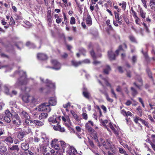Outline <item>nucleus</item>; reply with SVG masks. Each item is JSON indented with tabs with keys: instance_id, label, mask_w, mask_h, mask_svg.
Wrapping results in <instances>:
<instances>
[{
	"instance_id": "f257e3e1",
	"label": "nucleus",
	"mask_w": 155,
	"mask_h": 155,
	"mask_svg": "<svg viewBox=\"0 0 155 155\" xmlns=\"http://www.w3.org/2000/svg\"><path fill=\"white\" fill-rule=\"evenodd\" d=\"M15 73L18 74L20 76V77L18 79L15 84V87H19L21 86L25 85L28 83L31 80L32 81L34 80V79L32 78H27L25 72L23 71L16 72Z\"/></svg>"
},
{
	"instance_id": "f03ea898",
	"label": "nucleus",
	"mask_w": 155,
	"mask_h": 155,
	"mask_svg": "<svg viewBox=\"0 0 155 155\" xmlns=\"http://www.w3.org/2000/svg\"><path fill=\"white\" fill-rule=\"evenodd\" d=\"M104 123H106L107 124L105 125V127L108 131H110L109 128L116 135V137L118 139H120V137L118 136V131L119 127L116 125L113 124L110 121L107 120L105 121Z\"/></svg>"
},
{
	"instance_id": "7ed1b4c3",
	"label": "nucleus",
	"mask_w": 155,
	"mask_h": 155,
	"mask_svg": "<svg viewBox=\"0 0 155 155\" xmlns=\"http://www.w3.org/2000/svg\"><path fill=\"white\" fill-rule=\"evenodd\" d=\"M22 99L24 102L30 104H35L37 102V99L34 96L27 93L24 94L22 97Z\"/></svg>"
},
{
	"instance_id": "20e7f679",
	"label": "nucleus",
	"mask_w": 155,
	"mask_h": 155,
	"mask_svg": "<svg viewBox=\"0 0 155 155\" xmlns=\"http://www.w3.org/2000/svg\"><path fill=\"white\" fill-rule=\"evenodd\" d=\"M41 82L42 83L45 84L48 89H50L51 90L54 91L55 88V84L50 80L47 79L44 80L41 77H40Z\"/></svg>"
},
{
	"instance_id": "39448f33",
	"label": "nucleus",
	"mask_w": 155,
	"mask_h": 155,
	"mask_svg": "<svg viewBox=\"0 0 155 155\" xmlns=\"http://www.w3.org/2000/svg\"><path fill=\"white\" fill-rule=\"evenodd\" d=\"M36 110H38V111H45L49 112L50 111L51 108L48 103H44L39 105L38 107H36Z\"/></svg>"
},
{
	"instance_id": "423d86ee",
	"label": "nucleus",
	"mask_w": 155,
	"mask_h": 155,
	"mask_svg": "<svg viewBox=\"0 0 155 155\" xmlns=\"http://www.w3.org/2000/svg\"><path fill=\"white\" fill-rule=\"evenodd\" d=\"M12 120L13 124L17 127L19 126L21 123V120L18 115L15 113L13 115Z\"/></svg>"
},
{
	"instance_id": "0eeeda50",
	"label": "nucleus",
	"mask_w": 155,
	"mask_h": 155,
	"mask_svg": "<svg viewBox=\"0 0 155 155\" xmlns=\"http://www.w3.org/2000/svg\"><path fill=\"white\" fill-rule=\"evenodd\" d=\"M61 117H57L56 116L53 115L52 117H50L48 119V121L50 124H55L59 123L61 120Z\"/></svg>"
},
{
	"instance_id": "6e6552de",
	"label": "nucleus",
	"mask_w": 155,
	"mask_h": 155,
	"mask_svg": "<svg viewBox=\"0 0 155 155\" xmlns=\"http://www.w3.org/2000/svg\"><path fill=\"white\" fill-rule=\"evenodd\" d=\"M51 63L53 66L51 68L54 70H58L61 68V64L58 61L55 59H53L51 61Z\"/></svg>"
},
{
	"instance_id": "1a4fd4ad",
	"label": "nucleus",
	"mask_w": 155,
	"mask_h": 155,
	"mask_svg": "<svg viewBox=\"0 0 155 155\" xmlns=\"http://www.w3.org/2000/svg\"><path fill=\"white\" fill-rule=\"evenodd\" d=\"M68 150L67 151V153L69 155H81L78 153L75 148L72 146H68Z\"/></svg>"
},
{
	"instance_id": "9d476101",
	"label": "nucleus",
	"mask_w": 155,
	"mask_h": 155,
	"mask_svg": "<svg viewBox=\"0 0 155 155\" xmlns=\"http://www.w3.org/2000/svg\"><path fill=\"white\" fill-rule=\"evenodd\" d=\"M62 120L64 122L65 126L69 128L71 126V123L68 116L66 115L62 117Z\"/></svg>"
},
{
	"instance_id": "9b49d317",
	"label": "nucleus",
	"mask_w": 155,
	"mask_h": 155,
	"mask_svg": "<svg viewBox=\"0 0 155 155\" xmlns=\"http://www.w3.org/2000/svg\"><path fill=\"white\" fill-rule=\"evenodd\" d=\"M93 125V122L91 120H89L85 124V128L89 133H91L94 130L92 127Z\"/></svg>"
},
{
	"instance_id": "f8f14e48",
	"label": "nucleus",
	"mask_w": 155,
	"mask_h": 155,
	"mask_svg": "<svg viewBox=\"0 0 155 155\" xmlns=\"http://www.w3.org/2000/svg\"><path fill=\"white\" fill-rule=\"evenodd\" d=\"M5 116L4 117L5 120L7 123H10L11 121V117H12L13 114H11L8 110H6L5 112Z\"/></svg>"
},
{
	"instance_id": "ddd939ff",
	"label": "nucleus",
	"mask_w": 155,
	"mask_h": 155,
	"mask_svg": "<svg viewBox=\"0 0 155 155\" xmlns=\"http://www.w3.org/2000/svg\"><path fill=\"white\" fill-rule=\"evenodd\" d=\"M58 142V140L56 139L51 140V147L57 150H60V147Z\"/></svg>"
},
{
	"instance_id": "4468645a",
	"label": "nucleus",
	"mask_w": 155,
	"mask_h": 155,
	"mask_svg": "<svg viewBox=\"0 0 155 155\" xmlns=\"http://www.w3.org/2000/svg\"><path fill=\"white\" fill-rule=\"evenodd\" d=\"M90 54L91 57L94 60L97 58L98 57H100L101 56V54L97 56L95 54L94 51L93 50L90 52ZM100 63V62L95 60H94V62H93V64L95 65H97L98 64H99Z\"/></svg>"
},
{
	"instance_id": "2eb2a0df",
	"label": "nucleus",
	"mask_w": 155,
	"mask_h": 155,
	"mask_svg": "<svg viewBox=\"0 0 155 155\" xmlns=\"http://www.w3.org/2000/svg\"><path fill=\"white\" fill-rule=\"evenodd\" d=\"M134 19L135 20V22L137 24L139 25H141V24H142V25L144 26L145 29H146V31L147 32H149V31L148 28V26L146 25L145 23H141V20L138 17L134 18Z\"/></svg>"
},
{
	"instance_id": "dca6fc26",
	"label": "nucleus",
	"mask_w": 155,
	"mask_h": 155,
	"mask_svg": "<svg viewBox=\"0 0 155 155\" xmlns=\"http://www.w3.org/2000/svg\"><path fill=\"white\" fill-rule=\"evenodd\" d=\"M56 124V125H53L52 124V125L53 126V128L54 130L59 131L61 132H63L65 131V130L64 128V127H61L60 125L59 124V123Z\"/></svg>"
},
{
	"instance_id": "f3484780",
	"label": "nucleus",
	"mask_w": 155,
	"mask_h": 155,
	"mask_svg": "<svg viewBox=\"0 0 155 155\" xmlns=\"http://www.w3.org/2000/svg\"><path fill=\"white\" fill-rule=\"evenodd\" d=\"M134 122L136 123H139V122H141L143 124H144L147 127H148V125L147 122L146 121L142 119L139 117H136L134 119Z\"/></svg>"
},
{
	"instance_id": "a211bd4d",
	"label": "nucleus",
	"mask_w": 155,
	"mask_h": 155,
	"mask_svg": "<svg viewBox=\"0 0 155 155\" xmlns=\"http://www.w3.org/2000/svg\"><path fill=\"white\" fill-rule=\"evenodd\" d=\"M57 100L55 97H52L50 98L48 103L50 106H54L56 104Z\"/></svg>"
},
{
	"instance_id": "6ab92c4d",
	"label": "nucleus",
	"mask_w": 155,
	"mask_h": 155,
	"mask_svg": "<svg viewBox=\"0 0 155 155\" xmlns=\"http://www.w3.org/2000/svg\"><path fill=\"white\" fill-rule=\"evenodd\" d=\"M41 139L43 140L42 141L45 142L44 144L45 145H48L49 144V139L48 137L45 134H43L42 135Z\"/></svg>"
},
{
	"instance_id": "aec40b11",
	"label": "nucleus",
	"mask_w": 155,
	"mask_h": 155,
	"mask_svg": "<svg viewBox=\"0 0 155 155\" xmlns=\"http://www.w3.org/2000/svg\"><path fill=\"white\" fill-rule=\"evenodd\" d=\"M83 94L84 96L87 98L88 99L90 96V93L87 91V88L84 87L83 89Z\"/></svg>"
},
{
	"instance_id": "412c9836",
	"label": "nucleus",
	"mask_w": 155,
	"mask_h": 155,
	"mask_svg": "<svg viewBox=\"0 0 155 155\" xmlns=\"http://www.w3.org/2000/svg\"><path fill=\"white\" fill-rule=\"evenodd\" d=\"M21 116L22 119H30V117L28 113L25 111H22L21 114Z\"/></svg>"
},
{
	"instance_id": "4be33fe9",
	"label": "nucleus",
	"mask_w": 155,
	"mask_h": 155,
	"mask_svg": "<svg viewBox=\"0 0 155 155\" xmlns=\"http://www.w3.org/2000/svg\"><path fill=\"white\" fill-rule=\"evenodd\" d=\"M37 57L38 59L40 60H45L47 59V56L43 53H38L37 55Z\"/></svg>"
},
{
	"instance_id": "5701e85b",
	"label": "nucleus",
	"mask_w": 155,
	"mask_h": 155,
	"mask_svg": "<svg viewBox=\"0 0 155 155\" xmlns=\"http://www.w3.org/2000/svg\"><path fill=\"white\" fill-rule=\"evenodd\" d=\"M21 147L22 149L25 151V152L26 151H28V150L29 148V146L28 143H23L21 145Z\"/></svg>"
},
{
	"instance_id": "b1692460",
	"label": "nucleus",
	"mask_w": 155,
	"mask_h": 155,
	"mask_svg": "<svg viewBox=\"0 0 155 155\" xmlns=\"http://www.w3.org/2000/svg\"><path fill=\"white\" fill-rule=\"evenodd\" d=\"M108 57L110 60H113L115 59V54L113 53L111 50L108 51Z\"/></svg>"
},
{
	"instance_id": "393cba45",
	"label": "nucleus",
	"mask_w": 155,
	"mask_h": 155,
	"mask_svg": "<svg viewBox=\"0 0 155 155\" xmlns=\"http://www.w3.org/2000/svg\"><path fill=\"white\" fill-rule=\"evenodd\" d=\"M61 146L62 147V149L64 152H65V148H66L67 149L68 148V145H67L66 143L63 141H60Z\"/></svg>"
},
{
	"instance_id": "a878e982",
	"label": "nucleus",
	"mask_w": 155,
	"mask_h": 155,
	"mask_svg": "<svg viewBox=\"0 0 155 155\" xmlns=\"http://www.w3.org/2000/svg\"><path fill=\"white\" fill-rule=\"evenodd\" d=\"M146 12H144L142 8H140L139 12V15L143 19L146 17Z\"/></svg>"
},
{
	"instance_id": "bb28decb",
	"label": "nucleus",
	"mask_w": 155,
	"mask_h": 155,
	"mask_svg": "<svg viewBox=\"0 0 155 155\" xmlns=\"http://www.w3.org/2000/svg\"><path fill=\"white\" fill-rule=\"evenodd\" d=\"M37 126H41L44 125V122L38 120H35L33 121V123Z\"/></svg>"
},
{
	"instance_id": "cd10ccee",
	"label": "nucleus",
	"mask_w": 155,
	"mask_h": 155,
	"mask_svg": "<svg viewBox=\"0 0 155 155\" xmlns=\"http://www.w3.org/2000/svg\"><path fill=\"white\" fill-rule=\"evenodd\" d=\"M4 142L7 144H10L13 143V141L12 138L11 137H8L5 138Z\"/></svg>"
},
{
	"instance_id": "c85d7f7f",
	"label": "nucleus",
	"mask_w": 155,
	"mask_h": 155,
	"mask_svg": "<svg viewBox=\"0 0 155 155\" xmlns=\"http://www.w3.org/2000/svg\"><path fill=\"white\" fill-rule=\"evenodd\" d=\"M91 134V137L95 140H97V133L93 130L91 133H89Z\"/></svg>"
},
{
	"instance_id": "c756f323",
	"label": "nucleus",
	"mask_w": 155,
	"mask_h": 155,
	"mask_svg": "<svg viewBox=\"0 0 155 155\" xmlns=\"http://www.w3.org/2000/svg\"><path fill=\"white\" fill-rule=\"evenodd\" d=\"M48 115L46 113H42L39 115V118L40 120L44 119L47 117Z\"/></svg>"
},
{
	"instance_id": "7c9ffc66",
	"label": "nucleus",
	"mask_w": 155,
	"mask_h": 155,
	"mask_svg": "<svg viewBox=\"0 0 155 155\" xmlns=\"http://www.w3.org/2000/svg\"><path fill=\"white\" fill-rule=\"evenodd\" d=\"M87 24L89 25H91L92 23V19L91 18V16L89 15H87V18H86Z\"/></svg>"
},
{
	"instance_id": "2f4dec72",
	"label": "nucleus",
	"mask_w": 155,
	"mask_h": 155,
	"mask_svg": "<svg viewBox=\"0 0 155 155\" xmlns=\"http://www.w3.org/2000/svg\"><path fill=\"white\" fill-rule=\"evenodd\" d=\"M82 62L83 61H81L77 62L73 60L71 61V63L74 66L77 67L82 64Z\"/></svg>"
},
{
	"instance_id": "473e14b6",
	"label": "nucleus",
	"mask_w": 155,
	"mask_h": 155,
	"mask_svg": "<svg viewBox=\"0 0 155 155\" xmlns=\"http://www.w3.org/2000/svg\"><path fill=\"white\" fill-rule=\"evenodd\" d=\"M99 77L104 81V83L107 86H109L111 88V85L108 82V80L107 78H103L101 75H99Z\"/></svg>"
},
{
	"instance_id": "72a5a7b5",
	"label": "nucleus",
	"mask_w": 155,
	"mask_h": 155,
	"mask_svg": "<svg viewBox=\"0 0 155 155\" xmlns=\"http://www.w3.org/2000/svg\"><path fill=\"white\" fill-rule=\"evenodd\" d=\"M40 150L43 152L44 155H45V153L47 152V149L46 147L43 145H42L40 147Z\"/></svg>"
},
{
	"instance_id": "f704fd0d",
	"label": "nucleus",
	"mask_w": 155,
	"mask_h": 155,
	"mask_svg": "<svg viewBox=\"0 0 155 155\" xmlns=\"http://www.w3.org/2000/svg\"><path fill=\"white\" fill-rule=\"evenodd\" d=\"M6 150V147L4 146L2 142L0 141V152H3Z\"/></svg>"
},
{
	"instance_id": "c9c22d12",
	"label": "nucleus",
	"mask_w": 155,
	"mask_h": 155,
	"mask_svg": "<svg viewBox=\"0 0 155 155\" xmlns=\"http://www.w3.org/2000/svg\"><path fill=\"white\" fill-rule=\"evenodd\" d=\"M115 15V18L117 21H118V22L120 24H121V21L120 20V18L119 17V14L115 12H114Z\"/></svg>"
},
{
	"instance_id": "e433bc0d",
	"label": "nucleus",
	"mask_w": 155,
	"mask_h": 155,
	"mask_svg": "<svg viewBox=\"0 0 155 155\" xmlns=\"http://www.w3.org/2000/svg\"><path fill=\"white\" fill-rule=\"evenodd\" d=\"M30 119H26L25 120L24 124L25 125H30L33 123V121L30 120Z\"/></svg>"
},
{
	"instance_id": "4c0bfd02",
	"label": "nucleus",
	"mask_w": 155,
	"mask_h": 155,
	"mask_svg": "<svg viewBox=\"0 0 155 155\" xmlns=\"http://www.w3.org/2000/svg\"><path fill=\"white\" fill-rule=\"evenodd\" d=\"M26 45L30 48H34L35 47V45L30 41L27 42Z\"/></svg>"
},
{
	"instance_id": "58836bf2",
	"label": "nucleus",
	"mask_w": 155,
	"mask_h": 155,
	"mask_svg": "<svg viewBox=\"0 0 155 155\" xmlns=\"http://www.w3.org/2000/svg\"><path fill=\"white\" fill-rule=\"evenodd\" d=\"M119 5L120 6H121L122 8L125 11L126 9V3L124 1L122 2L121 3L119 4Z\"/></svg>"
},
{
	"instance_id": "ea45409f",
	"label": "nucleus",
	"mask_w": 155,
	"mask_h": 155,
	"mask_svg": "<svg viewBox=\"0 0 155 155\" xmlns=\"http://www.w3.org/2000/svg\"><path fill=\"white\" fill-rule=\"evenodd\" d=\"M25 134L23 132H21L18 134V137L21 141H22L23 140V138Z\"/></svg>"
},
{
	"instance_id": "a19ab883",
	"label": "nucleus",
	"mask_w": 155,
	"mask_h": 155,
	"mask_svg": "<svg viewBox=\"0 0 155 155\" xmlns=\"http://www.w3.org/2000/svg\"><path fill=\"white\" fill-rule=\"evenodd\" d=\"M47 20L48 22V25L49 26H51L52 24V21L51 20V15H47Z\"/></svg>"
},
{
	"instance_id": "79ce46f5",
	"label": "nucleus",
	"mask_w": 155,
	"mask_h": 155,
	"mask_svg": "<svg viewBox=\"0 0 155 155\" xmlns=\"http://www.w3.org/2000/svg\"><path fill=\"white\" fill-rule=\"evenodd\" d=\"M151 140H150L149 139H147V140L150 144V142L152 143H153L154 144L155 143V135L152 134L151 135Z\"/></svg>"
},
{
	"instance_id": "37998d69",
	"label": "nucleus",
	"mask_w": 155,
	"mask_h": 155,
	"mask_svg": "<svg viewBox=\"0 0 155 155\" xmlns=\"http://www.w3.org/2000/svg\"><path fill=\"white\" fill-rule=\"evenodd\" d=\"M111 69L110 67L108 65H107L105 68L104 69V72L105 74H107L109 73V72L110 71Z\"/></svg>"
},
{
	"instance_id": "c03bdc74",
	"label": "nucleus",
	"mask_w": 155,
	"mask_h": 155,
	"mask_svg": "<svg viewBox=\"0 0 155 155\" xmlns=\"http://www.w3.org/2000/svg\"><path fill=\"white\" fill-rule=\"evenodd\" d=\"M70 106V103H68L65 104H64L63 105V107L65 108L66 111L67 112H68L69 111V108Z\"/></svg>"
},
{
	"instance_id": "a18cd8bd",
	"label": "nucleus",
	"mask_w": 155,
	"mask_h": 155,
	"mask_svg": "<svg viewBox=\"0 0 155 155\" xmlns=\"http://www.w3.org/2000/svg\"><path fill=\"white\" fill-rule=\"evenodd\" d=\"M149 5L152 9H154L155 8V1H150Z\"/></svg>"
},
{
	"instance_id": "49530a36",
	"label": "nucleus",
	"mask_w": 155,
	"mask_h": 155,
	"mask_svg": "<svg viewBox=\"0 0 155 155\" xmlns=\"http://www.w3.org/2000/svg\"><path fill=\"white\" fill-rule=\"evenodd\" d=\"M104 94L105 96L106 97V98L107 100L110 102H112L113 101V100L109 97L108 94L106 92H105L104 93Z\"/></svg>"
},
{
	"instance_id": "de8ad7c7",
	"label": "nucleus",
	"mask_w": 155,
	"mask_h": 155,
	"mask_svg": "<svg viewBox=\"0 0 155 155\" xmlns=\"http://www.w3.org/2000/svg\"><path fill=\"white\" fill-rule=\"evenodd\" d=\"M129 38L130 41L134 43H136L137 42L135 38L132 35H130L129 36Z\"/></svg>"
},
{
	"instance_id": "09e8293b",
	"label": "nucleus",
	"mask_w": 155,
	"mask_h": 155,
	"mask_svg": "<svg viewBox=\"0 0 155 155\" xmlns=\"http://www.w3.org/2000/svg\"><path fill=\"white\" fill-rule=\"evenodd\" d=\"M73 117L76 121H77L78 123H79L80 121L79 119V117L77 114L74 115Z\"/></svg>"
},
{
	"instance_id": "8fccbe9b",
	"label": "nucleus",
	"mask_w": 155,
	"mask_h": 155,
	"mask_svg": "<svg viewBox=\"0 0 155 155\" xmlns=\"http://www.w3.org/2000/svg\"><path fill=\"white\" fill-rule=\"evenodd\" d=\"M123 50L122 48V45H120L118 49L116 51L115 53H116V54H117V55L118 54V53L119 52L121 51H123Z\"/></svg>"
},
{
	"instance_id": "3c124183",
	"label": "nucleus",
	"mask_w": 155,
	"mask_h": 155,
	"mask_svg": "<svg viewBox=\"0 0 155 155\" xmlns=\"http://www.w3.org/2000/svg\"><path fill=\"white\" fill-rule=\"evenodd\" d=\"M131 89L132 91V95L134 96H135L137 94V92L133 87H132L131 88Z\"/></svg>"
},
{
	"instance_id": "603ef678",
	"label": "nucleus",
	"mask_w": 155,
	"mask_h": 155,
	"mask_svg": "<svg viewBox=\"0 0 155 155\" xmlns=\"http://www.w3.org/2000/svg\"><path fill=\"white\" fill-rule=\"evenodd\" d=\"M83 118L85 120H87L88 119V116L87 114L84 112H83L82 114Z\"/></svg>"
},
{
	"instance_id": "864d4df0",
	"label": "nucleus",
	"mask_w": 155,
	"mask_h": 155,
	"mask_svg": "<svg viewBox=\"0 0 155 155\" xmlns=\"http://www.w3.org/2000/svg\"><path fill=\"white\" fill-rule=\"evenodd\" d=\"M21 90L24 92H28L30 91V89L29 88L25 87L24 88H21Z\"/></svg>"
},
{
	"instance_id": "5fc2aeb1",
	"label": "nucleus",
	"mask_w": 155,
	"mask_h": 155,
	"mask_svg": "<svg viewBox=\"0 0 155 155\" xmlns=\"http://www.w3.org/2000/svg\"><path fill=\"white\" fill-rule=\"evenodd\" d=\"M9 87H8L7 85H5L4 86V89H5V93L8 94L9 93Z\"/></svg>"
},
{
	"instance_id": "6e6d98bb",
	"label": "nucleus",
	"mask_w": 155,
	"mask_h": 155,
	"mask_svg": "<svg viewBox=\"0 0 155 155\" xmlns=\"http://www.w3.org/2000/svg\"><path fill=\"white\" fill-rule=\"evenodd\" d=\"M131 11H132V13L133 16V17H134V18H135L138 17L137 15V13L132 9H131Z\"/></svg>"
},
{
	"instance_id": "4d7b16f0",
	"label": "nucleus",
	"mask_w": 155,
	"mask_h": 155,
	"mask_svg": "<svg viewBox=\"0 0 155 155\" xmlns=\"http://www.w3.org/2000/svg\"><path fill=\"white\" fill-rule=\"evenodd\" d=\"M75 23V19L74 17H72L71 18L70 23L71 24L73 25Z\"/></svg>"
},
{
	"instance_id": "13d9d810",
	"label": "nucleus",
	"mask_w": 155,
	"mask_h": 155,
	"mask_svg": "<svg viewBox=\"0 0 155 155\" xmlns=\"http://www.w3.org/2000/svg\"><path fill=\"white\" fill-rule=\"evenodd\" d=\"M10 25H15V22L13 18L11 17L10 18V21L9 22Z\"/></svg>"
},
{
	"instance_id": "bf43d9fd",
	"label": "nucleus",
	"mask_w": 155,
	"mask_h": 155,
	"mask_svg": "<svg viewBox=\"0 0 155 155\" xmlns=\"http://www.w3.org/2000/svg\"><path fill=\"white\" fill-rule=\"evenodd\" d=\"M31 132V129L28 128H27L26 130H25V133L24 134H29Z\"/></svg>"
},
{
	"instance_id": "052dcab7",
	"label": "nucleus",
	"mask_w": 155,
	"mask_h": 155,
	"mask_svg": "<svg viewBox=\"0 0 155 155\" xmlns=\"http://www.w3.org/2000/svg\"><path fill=\"white\" fill-rule=\"evenodd\" d=\"M110 20L108 19L106 21V23L107 25L109 26L110 28L112 29L111 25L110 24Z\"/></svg>"
},
{
	"instance_id": "680f3d73",
	"label": "nucleus",
	"mask_w": 155,
	"mask_h": 155,
	"mask_svg": "<svg viewBox=\"0 0 155 155\" xmlns=\"http://www.w3.org/2000/svg\"><path fill=\"white\" fill-rule=\"evenodd\" d=\"M25 155H33V153L29 150L25 152Z\"/></svg>"
},
{
	"instance_id": "e2e57ef3",
	"label": "nucleus",
	"mask_w": 155,
	"mask_h": 155,
	"mask_svg": "<svg viewBox=\"0 0 155 155\" xmlns=\"http://www.w3.org/2000/svg\"><path fill=\"white\" fill-rule=\"evenodd\" d=\"M137 110L138 112V115L141 116L142 115V110L140 108V107H139L137 108Z\"/></svg>"
},
{
	"instance_id": "0e129e2a",
	"label": "nucleus",
	"mask_w": 155,
	"mask_h": 155,
	"mask_svg": "<svg viewBox=\"0 0 155 155\" xmlns=\"http://www.w3.org/2000/svg\"><path fill=\"white\" fill-rule=\"evenodd\" d=\"M63 18H57L56 19V22L58 23L59 24L62 21V20Z\"/></svg>"
},
{
	"instance_id": "69168bd1",
	"label": "nucleus",
	"mask_w": 155,
	"mask_h": 155,
	"mask_svg": "<svg viewBox=\"0 0 155 155\" xmlns=\"http://www.w3.org/2000/svg\"><path fill=\"white\" fill-rule=\"evenodd\" d=\"M148 74L149 77L150 78H152V74L150 70L148 69H147L146 70Z\"/></svg>"
},
{
	"instance_id": "338daca9",
	"label": "nucleus",
	"mask_w": 155,
	"mask_h": 155,
	"mask_svg": "<svg viewBox=\"0 0 155 155\" xmlns=\"http://www.w3.org/2000/svg\"><path fill=\"white\" fill-rule=\"evenodd\" d=\"M116 90L118 92H121L122 91L121 87L120 86H117Z\"/></svg>"
},
{
	"instance_id": "774afa93",
	"label": "nucleus",
	"mask_w": 155,
	"mask_h": 155,
	"mask_svg": "<svg viewBox=\"0 0 155 155\" xmlns=\"http://www.w3.org/2000/svg\"><path fill=\"white\" fill-rule=\"evenodd\" d=\"M83 61L82 64L83 63H84L85 64H88L90 63V61L88 59H85L83 61Z\"/></svg>"
}]
</instances>
